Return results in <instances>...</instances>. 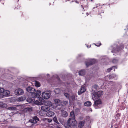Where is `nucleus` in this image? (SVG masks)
Wrapping results in <instances>:
<instances>
[{"instance_id":"f257e3e1","label":"nucleus","mask_w":128,"mask_h":128,"mask_svg":"<svg viewBox=\"0 0 128 128\" xmlns=\"http://www.w3.org/2000/svg\"><path fill=\"white\" fill-rule=\"evenodd\" d=\"M67 123L70 126H75L77 122L75 118H69L67 121Z\"/></svg>"},{"instance_id":"f03ea898","label":"nucleus","mask_w":128,"mask_h":128,"mask_svg":"<svg viewBox=\"0 0 128 128\" xmlns=\"http://www.w3.org/2000/svg\"><path fill=\"white\" fill-rule=\"evenodd\" d=\"M50 92L45 91L42 93V96L44 99H47L50 97Z\"/></svg>"},{"instance_id":"7ed1b4c3","label":"nucleus","mask_w":128,"mask_h":128,"mask_svg":"<svg viewBox=\"0 0 128 128\" xmlns=\"http://www.w3.org/2000/svg\"><path fill=\"white\" fill-rule=\"evenodd\" d=\"M14 93L16 95H20L23 94L24 92L22 89L19 88L16 90L14 91Z\"/></svg>"},{"instance_id":"20e7f679","label":"nucleus","mask_w":128,"mask_h":128,"mask_svg":"<svg viewBox=\"0 0 128 128\" xmlns=\"http://www.w3.org/2000/svg\"><path fill=\"white\" fill-rule=\"evenodd\" d=\"M28 92L30 93L32 96L33 94L35 92V89L32 87L29 86L27 87L26 89Z\"/></svg>"},{"instance_id":"39448f33","label":"nucleus","mask_w":128,"mask_h":128,"mask_svg":"<svg viewBox=\"0 0 128 128\" xmlns=\"http://www.w3.org/2000/svg\"><path fill=\"white\" fill-rule=\"evenodd\" d=\"M39 120V119L37 116H34L29 120V122L33 124H36L37 123V121Z\"/></svg>"},{"instance_id":"423d86ee","label":"nucleus","mask_w":128,"mask_h":128,"mask_svg":"<svg viewBox=\"0 0 128 128\" xmlns=\"http://www.w3.org/2000/svg\"><path fill=\"white\" fill-rule=\"evenodd\" d=\"M36 91L35 90V92L33 94L32 96L34 98H38L41 94V92L40 90H37L36 93Z\"/></svg>"},{"instance_id":"0eeeda50","label":"nucleus","mask_w":128,"mask_h":128,"mask_svg":"<svg viewBox=\"0 0 128 128\" xmlns=\"http://www.w3.org/2000/svg\"><path fill=\"white\" fill-rule=\"evenodd\" d=\"M10 92L8 90H5L2 94V98H3L9 96Z\"/></svg>"},{"instance_id":"6e6552de","label":"nucleus","mask_w":128,"mask_h":128,"mask_svg":"<svg viewBox=\"0 0 128 128\" xmlns=\"http://www.w3.org/2000/svg\"><path fill=\"white\" fill-rule=\"evenodd\" d=\"M41 109L43 111L47 112L50 110V108L45 105L42 106L41 107Z\"/></svg>"},{"instance_id":"1a4fd4ad","label":"nucleus","mask_w":128,"mask_h":128,"mask_svg":"<svg viewBox=\"0 0 128 128\" xmlns=\"http://www.w3.org/2000/svg\"><path fill=\"white\" fill-rule=\"evenodd\" d=\"M95 63V61L94 60H90V62H86V64L87 66L88 67L89 66L92 65Z\"/></svg>"},{"instance_id":"9d476101","label":"nucleus","mask_w":128,"mask_h":128,"mask_svg":"<svg viewBox=\"0 0 128 128\" xmlns=\"http://www.w3.org/2000/svg\"><path fill=\"white\" fill-rule=\"evenodd\" d=\"M61 115L62 116L64 117H66L68 116V114L66 111L63 110H61Z\"/></svg>"},{"instance_id":"9b49d317","label":"nucleus","mask_w":128,"mask_h":128,"mask_svg":"<svg viewBox=\"0 0 128 128\" xmlns=\"http://www.w3.org/2000/svg\"><path fill=\"white\" fill-rule=\"evenodd\" d=\"M54 114V113L52 111H48L47 112L46 115L49 117H52Z\"/></svg>"},{"instance_id":"f8f14e48","label":"nucleus","mask_w":128,"mask_h":128,"mask_svg":"<svg viewBox=\"0 0 128 128\" xmlns=\"http://www.w3.org/2000/svg\"><path fill=\"white\" fill-rule=\"evenodd\" d=\"M86 90V89L84 87H82L80 89V91H79L78 92V94L79 95H80L83 92L85 91Z\"/></svg>"},{"instance_id":"ddd939ff","label":"nucleus","mask_w":128,"mask_h":128,"mask_svg":"<svg viewBox=\"0 0 128 128\" xmlns=\"http://www.w3.org/2000/svg\"><path fill=\"white\" fill-rule=\"evenodd\" d=\"M101 103L102 102L101 100H98L94 101V106H97L98 105L101 104Z\"/></svg>"},{"instance_id":"4468645a","label":"nucleus","mask_w":128,"mask_h":128,"mask_svg":"<svg viewBox=\"0 0 128 128\" xmlns=\"http://www.w3.org/2000/svg\"><path fill=\"white\" fill-rule=\"evenodd\" d=\"M98 95L96 94V93L95 92L93 94V96H92V98L94 100L96 99H98L99 98V97L98 96Z\"/></svg>"},{"instance_id":"2eb2a0df","label":"nucleus","mask_w":128,"mask_h":128,"mask_svg":"<svg viewBox=\"0 0 128 128\" xmlns=\"http://www.w3.org/2000/svg\"><path fill=\"white\" fill-rule=\"evenodd\" d=\"M79 75L80 76H83L86 74V72L84 70H82L78 72Z\"/></svg>"},{"instance_id":"dca6fc26","label":"nucleus","mask_w":128,"mask_h":128,"mask_svg":"<svg viewBox=\"0 0 128 128\" xmlns=\"http://www.w3.org/2000/svg\"><path fill=\"white\" fill-rule=\"evenodd\" d=\"M44 104L45 105L50 106L52 105V103L50 101H46L44 102Z\"/></svg>"},{"instance_id":"f3484780","label":"nucleus","mask_w":128,"mask_h":128,"mask_svg":"<svg viewBox=\"0 0 128 128\" xmlns=\"http://www.w3.org/2000/svg\"><path fill=\"white\" fill-rule=\"evenodd\" d=\"M70 116L71 118H75V115L74 113V111L73 110H72L70 112Z\"/></svg>"},{"instance_id":"a211bd4d","label":"nucleus","mask_w":128,"mask_h":128,"mask_svg":"<svg viewBox=\"0 0 128 128\" xmlns=\"http://www.w3.org/2000/svg\"><path fill=\"white\" fill-rule=\"evenodd\" d=\"M26 99V98L24 96H22L18 98L17 99L18 101L19 102L24 101Z\"/></svg>"},{"instance_id":"6ab92c4d","label":"nucleus","mask_w":128,"mask_h":128,"mask_svg":"<svg viewBox=\"0 0 128 128\" xmlns=\"http://www.w3.org/2000/svg\"><path fill=\"white\" fill-rule=\"evenodd\" d=\"M7 105L5 103L0 102V107L2 108H6L7 107Z\"/></svg>"},{"instance_id":"aec40b11","label":"nucleus","mask_w":128,"mask_h":128,"mask_svg":"<svg viewBox=\"0 0 128 128\" xmlns=\"http://www.w3.org/2000/svg\"><path fill=\"white\" fill-rule=\"evenodd\" d=\"M84 105L85 106H91V103L90 102H84Z\"/></svg>"},{"instance_id":"412c9836","label":"nucleus","mask_w":128,"mask_h":128,"mask_svg":"<svg viewBox=\"0 0 128 128\" xmlns=\"http://www.w3.org/2000/svg\"><path fill=\"white\" fill-rule=\"evenodd\" d=\"M8 109L9 110H16V106H11L8 108Z\"/></svg>"},{"instance_id":"4be33fe9","label":"nucleus","mask_w":128,"mask_h":128,"mask_svg":"<svg viewBox=\"0 0 128 128\" xmlns=\"http://www.w3.org/2000/svg\"><path fill=\"white\" fill-rule=\"evenodd\" d=\"M35 82V85L36 87H38L40 86V84L39 82L37 81H34Z\"/></svg>"},{"instance_id":"5701e85b","label":"nucleus","mask_w":128,"mask_h":128,"mask_svg":"<svg viewBox=\"0 0 128 128\" xmlns=\"http://www.w3.org/2000/svg\"><path fill=\"white\" fill-rule=\"evenodd\" d=\"M102 92L101 91H99L98 92H95L96 94L98 95V96L99 98L102 94Z\"/></svg>"},{"instance_id":"b1692460","label":"nucleus","mask_w":128,"mask_h":128,"mask_svg":"<svg viewBox=\"0 0 128 128\" xmlns=\"http://www.w3.org/2000/svg\"><path fill=\"white\" fill-rule=\"evenodd\" d=\"M68 102L67 101L61 102V104L63 106L66 105L68 104Z\"/></svg>"},{"instance_id":"393cba45","label":"nucleus","mask_w":128,"mask_h":128,"mask_svg":"<svg viewBox=\"0 0 128 128\" xmlns=\"http://www.w3.org/2000/svg\"><path fill=\"white\" fill-rule=\"evenodd\" d=\"M54 102L58 104H61V101L60 100L56 99L54 100Z\"/></svg>"},{"instance_id":"a878e982","label":"nucleus","mask_w":128,"mask_h":128,"mask_svg":"<svg viewBox=\"0 0 128 128\" xmlns=\"http://www.w3.org/2000/svg\"><path fill=\"white\" fill-rule=\"evenodd\" d=\"M84 121L80 122L79 124V126H83L84 125Z\"/></svg>"},{"instance_id":"bb28decb","label":"nucleus","mask_w":128,"mask_h":128,"mask_svg":"<svg viewBox=\"0 0 128 128\" xmlns=\"http://www.w3.org/2000/svg\"><path fill=\"white\" fill-rule=\"evenodd\" d=\"M124 47V46L123 45L122 46H120V47H119L118 48H116V50L117 51H119L122 49Z\"/></svg>"},{"instance_id":"cd10ccee","label":"nucleus","mask_w":128,"mask_h":128,"mask_svg":"<svg viewBox=\"0 0 128 128\" xmlns=\"http://www.w3.org/2000/svg\"><path fill=\"white\" fill-rule=\"evenodd\" d=\"M54 92L56 94H59L60 93V91L58 88H57L54 90Z\"/></svg>"},{"instance_id":"c85d7f7f","label":"nucleus","mask_w":128,"mask_h":128,"mask_svg":"<svg viewBox=\"0 0 128 128\" xmlns=\"http://www.w3.org/2000/svg\"><path fill=\"white\" fill-rule=\"evenodd\" d=\"M35 102L36 104L38 105H42L43 104L41 102H40L37 100Z\"/></svg>"},{"instance_id":"c756f323","label":"nucleus","mask_w":128,"mask_h":128,"mask_svg":"<svg viewBox=\"0 0 128 128\" xmlns=\"http://www.w3.org/2000/svg\"><path fill=\"white\" fill-rule=\"evenodd\" d=\"M53 120L56 123L59 124V123L57 120L56 117L55 116L53 119Z\"/></svg>"},{"instance_id":"7c9ffc66","label":"nucleus","mask_w":128,"mask_h":128,"mask_svg":"<svg viewBox=\"0 0 128 128\" xmlns=\"http://www.w3.org/2000/svg\"><path fill=\"white\" fill-rule=\"evenodd\" d=\"M44 120H46V122H48L50 123L52 121V119H49L48 118H45L44 119Z\"/></svg>"},{"instance_id":"2f4dec72","label":"nucleus","mask_w":128,"mask_h":128,"mask_svg":"<svg viewBox=\"0 0 128 128\" xmlns=\"http://www.w3.org/2000/svg\"><path fill=\"white\" fill-rule=\"evenodd\" d=\"M4 89L2 88L1 87H0V93L1 94H2L3 92H4Z\"/></svg>"},{"instance_id":"473e14b6","label":"nucleus","mask_w":128,"mask_h":128,"mask_svg":"<svg viewBox=\"0 0 128 128\" xmlns=\"http://www.w3.org/2000/svg\"><path fill=\"white\" fill-rule=\"evenodd\" d=\"M116 76V75L115 74H112L110 75L109 76L110 78V79H112L114 78Z\"/></svg>"},{"instance_id":"72a5a7b5","label":"nucleus","mask_w":128,"mask_h":128,"mask_svg":"<svg viewBox=\"0 0 128 128\" xmlns=\"http://www.w3.org/2000/svg\"><path fill=\"white\" fill-rule=\"evenodd\" d=\"M27 101L29 102H33V100L30 98H28L27 99Z\"/></svg>"},{"instance_id":"f704fd0d","label":"nucleus","mask_w":128,"mask_h":128,"mask_svg":"<svg viewBox=\"0 0 128 128\" xmlns=\"http://www.w3.org/2000/svg\"><path fill=\"white\" fill-rule=\"evenodd\" d=\"M112 62L114 63H116L118 62V60L115 59H114L112 60Z\"/></svg>"},{"instance_id":"c9c22d12","label":"nucleus","mask_w":128,"mask_h":128,"mask_svg":"<svg viewBox=\"0 0 128 128\" xmlns=\"http://www.w3.org/2000/svg\"><path fill=\"white\" fill-rule=\"evenodd\" d=\"M64 95L67 98H69V96L68 94L67 93H64Z\"/></svg>"},{"instance_id":"e433bc0d","label":"nucleus","mask_w":128,"mask_h":128,"mask_svg":"<svg viewBox=\"0 0 128 128\" xmlns=\"http://www.w3.org/2000/svg\"><path fill=\"white\" fill-rule=\"evenodd\" d=\"M19 128L18 126H10L8 128Z\"/></svg>"},{"instance_id":"4c0bfd02","label":"nucleus","mask_w":128,"mask_h":128,"mask_svg":"<svg viewBox=\"0 0 128 128\" xmlns=\"http://www.w3.org/2000/svg\"><path fill=\"white\" fill-rule=\"evenodd\" d=\"M25 110L26 111H29L30 110H32V109L31 108H26L25 109Z\"/></svg>"},{"instance_id":"58836bf2","label":"nucleus","mask_w":128,"mask_h":128,"mask_svg":"<svg viewBox=\"0 0 128 128\" xmlns=\"http://www.w3.org/2000/svg\"><path fill=\"white\" fill-rule=\"evenodd\" d=\"M111 68H112V70L114 69V71H115V68H117V67H116V66H113Z\"/></svg>"},{"instance_id":"ea45409f","label":"nucleus","mask_w":128,"mask_h":128,"mask_svg":"<svg viewBox=\"0 0 128 128\" xmlns=\"http://www.w3.org/2000/svg\"><path fill=\"white\" fill-rule=\"evenodd\" d=\"M75 98V96L74 95L72 96L71 98L72 99V100H74Z\"/></svg>"},{"instance_id":"a19ab883","label":"nucleus","mask_w":128,"mask_h":128,"mask_svg":"<svg viewBox=\"0 0 128 128\" xmlns=\"http://www.w3.org/2000/svg\"><path fill=\"white\" fill-rule=\"evenodd\" d=\"M112 68H109L107 69V71L108 72H110L111 70H112Z\"/></svg>"},{"instance_id":"79ce46f5","label":"nucleus","mask_w":128,"mask_h":128,"mask_svg":"<svg viewBox=\"0 0 128 128\" xmlns=\"http://www.w3.org/2000/svg\"><path fill=\"white\" fill-rule=\"evenodd\" d=\"M94 88L97 89L98 88V86L97 85H94L93 86Z\"/></svg>"},{"instance_id":"37998d69","label":"nucleus","mask_w":128,"mask_h":128,"mask_svg":"<svg viewBox=\"0 0 128 128\" xmlns=\"http://www.w3.org/2000/svg\"><path fill=\"white\" fill-rule=\"evenodd\" d=\"M42 111L40 110L39 112V114L41 116H42L43 115V114L42 113Z\"/></svg>"},{"instance_id":"c03bdc74","label":"nucleus","mask_w":128,"mask_h":128,"mask_svg":"<svg viewBox=\"0 0 128 128\" xmlns=\"http://www.w3.org/2000/svg\"><path fill=\"white\" fill-rule=\"evenodd\" d=\"M112 52H116V50H115V51H114V50H112Z\"/></svg>"},{"instance_id":"a18cd8bd","label":"nucleus","mask_w":128,"mask_h":128,"mask_svg":"<svg viewBox=\"0 0 128 128\" xmlns=\"http://www.w3.org/2000/svg\"><path fill=\"white\" fill-rule=\"evenodd\" d=\"M57 128H61L58 126L57 125L56 126Z\"/></svg>"},{"instance_id":"49530a36","label":"nucleus","mask_w":128,"mask_h":128,"mask_svg":"<svg viewBox=\"0 0 128 128\" xmlns=\"http://www.w3.org/2000/svg\"><path fill=\"white\" fill-rule=\"evenodd\" d=\"M49 74H47V76H49Z\"/></svg>"},{"instance_id":"de8ad7c7","label":"nucleus","mask_w":128,"mask_h":128,"mask_svg":"<svg viewBox=\"0 0 128 128\" xmlns=\"http://www.w3.org/2000/svg\"><path fill=\"white\" fill-rule=\"evenodd\" d=\"M101 45V43H100V45H99V46H100V45Z\"/></svg>"},{"instance_id":"09e8293b","label":"nucleus","mask_w":128,"mask_h":128,"mask_svg":"<svg viewBox=\"0 0 128 128\" xmlns=\"http://www.w3.org/2000/svg\"><path fill=\"white\" fill-rule=\"evenodd\" d=\"M18 106L17 105V106Z\"/></svg>"},{"instance_id":"8fccbe9b","label":"nucleus","mask_w":128,"mask_h":128,"mask_svg":"<svg viewBox=\"0 0 128 128\" xmlns=\"http://www.w3.org/2000/svg\"><path fill=\"white\" fill-rule=\"evenodd\" d=\"M77 2V3H78V2Z\"/></svg>"},{"instance_id":"3c124183","label":"nucleus","mask_w":128,"mask_h":128,"mask_svg":"<svg viewBox=\"0 0 128 128\" xmlns=\"http://www.w3.org/2000/svg\"><path fill=\"white\" fill-rule=\"evenodd\" d=\"M29 123V122H28V123Z\"/></svg>"}]
</instances>
